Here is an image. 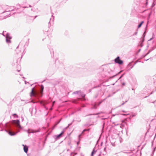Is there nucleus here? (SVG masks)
<instances>
[{"instance_id": "obj_7", "label": "nucleus", "mask_w": 156, "mask_h": 156, "mask_svg": "<svg viewBox=\"0 0 156 156\" xmlns=\"http://www.w3.org/2000/svg\"><path fill=\"white\" fill-rule=\"evenodd\" d=\"M144 41V38L141 37L140 39V41L139 43V44H138V46L142 47L143 45V43Z\"/></svg>"}, {"instance_id": "obj_45", "label": "nucleus", "mask_w": 156, "mask_h": 156, "mask_svg": "<svg viewBox=\"0 0 156 156\" xmlns=\"http://www.w3.org/2000/svg\"><path fill=\"white\" fill-rule=\"evenodd\" d=\"M153 92H152L150 94H152L153 93Z\"/></svg>"}, {"instance_id": "obj_33", "label": "nucleus", "mask_w": 156, "mask_h": 156, "mask_svg": "<svg viewBox=\"0 0 156 156\" xmlns=\"http://www.w3.org/2000/svg\"><path fill=\"white\" fill-rule=\"evenodd\" d=\"M156 102V100H155V101H154L152 102V103H153L154 104H155Z\"/></svg>"}, {"instance_id": "obj_35", "label": "nucleus", "mask_w": 156, "mask_h": 156, "mask_svg": "<svg viewBox=\"0 0 156 156\" xmlns=\"http://www.w3.org/2000/svg\"><path fill=\"white\" fill-rule=\"evenodd\" d=\"M104 151H105V152H106V147H105L104 148Z\"/></svg>"}, {"instance_id": "obj_51", "label": "nucleus", "mask_w": 156, "mask_h": 156, "mask_svg": "<svg viewBox=\"0 0 156 156\" xmlns=\"http://www.w3.org/2000/svg\"><path fill=\"white\" fill-rule=\"evenodd\" d=\"M155 56H156V54L155 55Z\"/></svg>"}, {"instance_id": "obj_47", "label": "nucleus", "mask_w": 156, "mask_h": 156, "mask_svg": "<svg viewBox=\"0 0 156 156\" xmlns=\"http://www.w3.org/2000/svg\"><path fill=\"white\" fill-rule=\"evenodd\" d=\"M152 145H153V142L152 143Z\"/></svg>"}, {"instance_id": "obj_14", "label": "nucleus", "mask_w": 156, "mask_h": 156, "mask_svg": "<svg viewBox=\"0 0 156 156\" xmlns=\"http://www.w3.org/2000/svg\"><path fill=\"white\" fill-rule=\"evenodd\" d=\"M84 132H83V131L80 134V135H79L78 136V139L79 140H80V137H81V136H82V135H83L84 134Z\"/></svg>"}, {"instance_id": "obj_32", "label": "nucleus", "mask_w": 156, "mask_h": 156, "mask_svg": "<svg viewBox=\"0 0 156 156\" xmlns=\"http://www.w3.org/2000/svg\"><path fill=\"white\" fill-rule=\"evenodd\" d=\"M154 80L155 81V82H156V75L154 78Z\"/></svg>"}, {"instance_id": "obj_26", "label": "nucleus", "mask_w": 156, "mask_h": 156, "mask_svg": "<svg viewBox=\"0 0 156 156\" xmlns=\"http://www.w3.org/2000/svg\"><path fill=\"white\" fill-rule=\"evenodd\" d=\"M122 71H120L119 72V73H118V74H116V75H115L113 76L112 77V78H113V77H114L115 76H116L117 74H119V73H120L121 72H122Z\"/></svg>"}, {"instance_id": "obj_10", "label": "nucleus", "mask_w": 156, "mask_h": 156, "mask_svg": "<svg viewBox=\"0 0 156 156\" xmlns=\"http://www.w3.org/2000/svg\"><path fill=\"white\" fill-rule=\"evenodd\" d=\"M34 87H33L31 89V92L30 93V96L31 97L34 96Z\"/></svg>"}, {"instance_id": "obj_39", "label": "nucleus", "mask_w": 156, "mask_h": 156, "mask_svg": "<svg viewBox=\"0 0 156 156\" xmlns=\"http://www.w3.org/2000/svg\"><path fill=\"white\" fill-rule=\"evenodd\" d=\"M116 115V114H115V115H112L113 116H115V115Z\"/></svg>"}, {"instance_id": "obj_36", "label": "nucleus", "mask_w": 156, "mask_h": 156, "mask_svg": "<svg viewBox=\"0 0 156 156\" xmlns=\"http://www.w3.org/2000/svg\"><path fill=\"white\" fill-rule=\"evenodd\" d=\"M72 123H70L69 124H68V126H70L71 125H72Z\"/></svg>"}, {"instance_id": "obj_48", "label": "nucleus", "mask_w": 156, "mask_h": 156, "mask_svg": "<svg viewBox=\"0 0 156 156\" xmlns=\"http://www.w3.org/2000/svg\"><path fill=\"white\" fill-rule=\"evenodd\" d=\"M156 91V87L155 88V91Z\"/></svg>"}, {"instance_id": "obj_43", "label": "nucleus", "mask_w": 156, "mask_h": 156, "mask_svg": "<svg viewBox=\"0 0 156 156\" xmlns=\"http://www.w3.org/2000/svg\"><path fill=\"white\" fill-rule=\"evenodd\" d=\"M122 112H125V111H122Z\"/></svg>"}, {"instance_id": "obj_23", "label": "nucleus", "mask_w": 156, "mask_h": 156, "mask_svg": "<svg viewBox=\"0 0 156 156\" xmlns=\"http://www.w3.org/2000/svg\"><path fill=\"white\" fill-rule=\"evenodd\" d=\"M154 49H153L152 50H149L148 51V52L147 53V54L145 55V56H146L147 55H148Z\"/></svg>"}, {"instance_id": "obj_6", "label": "nucleus", "mask_w": 156, "mask_h": 156, "mask_svg": "<svg viewBox=\"0 0 156 156\" xmlns=\"http://www.w3.org/2000/svg\"><path fill=\"white\" fill-rule=\"evenodd\" d=\"M64 131H62L61 133L58 135H55V139L56 140H58L61 137H62V135L63 134Z\"/></svg>"}, {"instance_id": "obj_38", "label": "nucleus", "mask_w": 156, "mask_h": 156, "mask_svg": "<svg viewBox=\"0 0 156 156\" xmlns=\"http://www.w3.org/2000/svg\"><path fill=\"white\" fill-rule=\"evenodd\" d=\"M80 141H80H79V142H77V145H78V144L79 143V142Z\"/></svg>"}, {"instance_id": "obj_17", "label": "nucleus", "mask_w": 156, "mask_h": 156, "mask_svg": "<svg viewBox=\"0 0 156 156\" xmlns=\"http://www.w3.org/2000/svg\"><path fill=\"white\" fill-rule=\"evenodd\" d=\"M80 95L83 98H84L85 96V94L82 93L81 92V93L80 94Z\"/></svg>"}, {"instance_id": "obj_46", "label": "nucleus", "mask_w": 156, "mask_h": 156, "mask_svg": "<svg viewBox=\"0 0 156 156\" xmlns=\"http://www.w3.org/2000/svg\"><path fill=\"white\" fill-rule=\"evenodd\" d=\"M44 39H43V40H42V41H44Z\"/></svg>"}, {"instance_id": "obj_31", "label": "nucleus", "mask_w": 156, "mask_h": 156, "mask_svg": "<svg viewBox=\"0 0 156 156\" xmlns=\"http://www.w3.org/2000/svg\"><path fill=\"white\" fill-rule=\"evenodd\" d=\"M127 101H126L125 102H123V103L122 104V105L120 106H121V105H124V104L126 102H127Z\"/></svg>"}, {"instance_id": "obj_5", "label": "nucleus", "mask_w": 156, "mask_h": 156, "mask_svg": "<svg viewBox=\"0 0 156 156\" xmlns=\"http://www.w3.org/2000/svg\"><path fill=\"white\" fill-rule=\"evenodd\" d=\"M110 95H109L108 97L105 98L103 99L101 101L99 102L98 103H95L94 105L93 106L92 108L93 109H96L97 108V106H99L104 101H105L107 98L110 97Z\"/></svg>"}, {"instance_id": "obj_37", "label": "nucleus", "mask_w": 156, "mask_h": 156, "mask_svg": "<svg viewBox=\"0 0 156 156\" xmlns=\"http://www.w3.org/2000/svg\"><path fill=\"white\" fill-rule=\"evenodd\" d=\"M125 85V83H122V85Z\"/></svg>"}, {"instance_id": "obj_4", "label": "nucleus", "mask_w": 156, "mask_h": 156, "mask_svg": "<svg viewBox=\"0 0 156 156\" xmlns=\"http://www.w3.org/2000/svg\"><path fill=\"white\" fill-rule=\"evenodd\" d=\"M44 89V87L43 85H41V90L39 92H37L36 91V94L39 97H41L43 95V92Z\"/></svg>"}, {"instance_id": "obj_25", "label": "nucleus", "mask_w": 156, "mask_h": 156, "mask_svg": "<svg viewBox=\"0 0 156 156\" xmlns=\"http://www.w3.org/2000/svg\"><path fill=\"white\" fill-rule=\"evenodd\" d=\"M136 63H135L130 68L128 69V70H130L131 69H132L134 66L136 64Z\"/></svg>"}, {"instance_id": "obj_9", "label": "nucleus", "mask_w": 156, "mask_h": 156, "mask_svg": "<svg viewBox=\"0 0 156 156\" xmlns=\"http://www.w3.org/2000/svg\"><path fill=\"white\" fill-rule=\"evenodd\" d=\"M49 102L47 101H41L40 102V104L43 106H45Z\"/></svg>"}, {"instance_id": "obj_2", "label": "nucleus", "mask_w": 156, "mask_h": 156, "mask_svg": "<svg viewBox=\"0 0 156 156\" xmlns=\"http://www.w3.org/2000/svg\"><path fill=\"white\" fill-rule=\"evenodd\" d=\"M6 32V31H4L2 34H2L6 38V42L7 43H10L11 42L10 39L12 38V37L10 36V34L7 33L6 35H5V33Z\"/></svg>"}, {"instance_id": "obj_40", "label": "nucleus", "mask_w": 156, "mask_h": 156, "mask_svg": "<svg viewBox=\"0 0 156 156\" xmlns=\"http://www.w3.org/2000/svg\"><path fill=\"white\" fill-rule=\"evenodd\" d=\"M152 38H151L150 39H149V41H151V40L152 39Z\"/></svg>"}, {"instance_id": "obj_20", "label": "nucleus", "mask_w": 156, "mask_h": 156, "mask_svg": "<svg viewBox=\"0 0 156 156\" xmlns=\"http://www.w3.org/2000/svg\"><path fill=\"white\" fill-rule=\"evenodd\" d=\"M146 31H145L144 32V33L142 35V37H141L144 38L146 36Z\"/></svg>"}, {"instance_id": "obj_21", "label": "nucleus", "mask_w": 156, "mask_h": 156, "mask_svg": "<svg viewBox=\"0 0 156 156\" xmlns=\"http://www.w3.org/2000/svg\"><path fill=\"white\" fill-rule=\"evenodd\" d=\"M61 120V119L59 121L57 122H56L55 123V126H54V128H55L56 126L58 124H59V122H60Z\"/></svg>"}, {"instance_id": "obj_50", "label": "nucleus", "mask_w": 156, "mask_h": 156, "mask_svg": "<svg viewBox=\"0 0 156 156\" xmlns=\"http://www.w3.org/2000/svg\"><path fill=\"white\" fill-rule=\"evenodd\" d=\"M132 90H134V89H133V88H132Z\"/></svg>"}, {"instance_id": "obj_49", "label": "nucleus", "mask_w": 156, "mask_h": 156, "mask_svg": "<svg viewBox=\"0 0 156 156\" xmlns=\"http://www.w3.org/2000/svg\"><path fill=\"white\" fill-rule=\"evenodd\" d=\"M55 102V101H54V102H53V103L54 104Z\"/></svg>"}, {"instance_id": "obj_22", "label": "nucleus", "mask_w": 156, "mask_h": 156, "mask_svg": "<svg viewBox=\"0 0 156 156\" xmlns=\"http://www.w3.org/2000/svg\"><path fill=\"white\" fill-rule=\"evenodd\" d=\"M137 30L135 32L133 35H132V36H134V35H137Z\"/></svg>"}, {"instance_id": "obj_11", "label": "nucleus", "mask_w": 156, "mask_h": 156, "mask_svg": "<svg viewBox=\"0 0 156 156\" xmlns=\"http://www.w3.org/2000/svg\"><path fill=\"white\" fill-rule=\"evenodd\" d=\"M81 93V91H76L73 92V94H78L80 95V94Z\"/></svg>"}, {"instance_id": "obj_27", "label": "nucleus", "mask_w": 156, "mask_h": 156, "mask_svg": "<svg viewBox=\"0 0 156 156\" xmlns=\"http://www.w3.org/2000/svg\"><path fill=\"white\" fill-rule=\"evenodd\" d=\"M102 113V112H98V113H95V114H93V115H99L101 113Z\"/></svg>"}, {"instance_id": "obj_13", "label": "nucleus", "mask_w": 156, "mask_h": 156, "mask_svg": "<svg viewBox=\"0 0 156 156\" xmlns=\"http://www.w3.org/2000/svg\"><path fill=\"white\" fill-rule=\"evenodd\" d=\"M129 152H124V151H122L120 152L119 153L117 154H118L119 155H122V154L123 153H128Z\"/></svg>"}, {"instance_id": "obj_41", "label": "nucleus", "mask_w": 156, "mask_h": 156, "mask_svg": "<svg viewBox=\"0 0 156 156\" xmlns=\"http://www.w3.org/2000/svg\"><path fill=\"white\" fill-rule=\"evenodd\" d=\"M68 127H69V126H67L66 128V129Z\"/></svg>"}, {"instance_id": "obj_30", "label": "nucleus", "mask_w": 156, "mask_h": 156, "mask_svg": "<svg viewBox=\"0 0 156 156\" xmlns=\"http://www.w3.org/2000/svg\"><path fill=\"white\" fill-rule=\"evenodd\" d=\"M136 116V115L135 114H133V115H131V117H134Z\"/></svg>"}, {"instance_id": "obj_3", "label": "nucleus", "mask_w": 156, "mask_h": 156, "mask_svg": "<svg viewBox=\"0 0 156 156\" xmlns=\"http://www.w3.org/2000/svg\"><path fill=\"white\" fill-rule=\"evenodd\" d=\"M115 63L118 64L119 65H122L123 63V61L121 60L119 56H117L114 60Z\"/></svg>"}, {"instance_id": "obj_8", "label": "nucleus", "mask_w": 156, "mask_h": 156, "mask_svg": "<svg viewBox=\"0 0 156 156\" xmlns=\"http://www.w3.org/2000/svg\"><path fill=\"white\" fill-rule=\"evenodd\" d=\"M23 150L26 153H27L28 151V147L26 145H24L23 144Z\"/></svg>"}, {"instance_id": "obj_18", "label": "nucleus", "mask_w": 156, "mask_h": 156, "mask_svg": "<svg viewBox=\"0 0 156 156\" xmlns=\"http://www.w3.org/2000/svg\"><path fill=\"white\" fill-rule=\"evenodd\" d=\"M72 102L73 103L77 104L78 103V101L76 100H73L72 101Z\"/></svg>"}, {"instance_id": "obj_42", "label": "nucleus", "mask_w": 156, "mask_h": 156, "mask_svg": "<svg viewBox=\"0 0 156 156\" xmlns=\"http://www.w3.org/2000/svg\"><path fill=\"white\" fill-rule=\"evenodd\" d=\"M140 51V49H139L138 50V51L139 52Z\"/></svg>"}, {"instance_id": "obj_19", "label": "nucleus", "mask_w": 156, "mask_h": 156, "mask_svg": "<svg viewBox=\"0 0 156 156\" xmlns=\"http://www.w3.org/2000/svg\"><path fill=\"white\" fill-rule=\"evenodd\" d=\"M132 63L131 62H130L128 64V66L127 67V69H129V66H130L131 67L132 66Z\"/></svg>"}, {"instance_id": "obj_12", "label": "nucleus", "mask_w": 156, "mask_h": 156, "mask_svg": "<svg viewBox=\"0 0 156 156\" xmlns=\"http://www.w3.org/2000/svg\"><path fill=\"white\" fill-rule=\"evenodd\" d=\"M53 21H54V20H50L49 22H48V27H50V26L51 25V23L53 24Z\"/></svg>"}, {"instance_id": "obj_28", "label": "nucleus", "mask_w": 156, "mask_h": 156, "mask_svg": "<svg viewBox=\"0 0 156 156\" xmlns=\"http://www.w3.org/2000/svg\"><path fill=\"white\" fill-rule=\"evenodd\" d=\"M89 129H84L83 130V132H85V131H89Z\"/></svg>"}, {"instance_id": "obj_24", "label": "nucleus", "mask_w": 156, "mask_h": 156, "mask_svg": "<svg viewBox=\"0 0 156 156\" xmlns=\"http://www.w3.org/2000/svg\"><path fill=\"white\" fill-rule=\"evenodd\" d=\"M13 115V116H14V117L15 118H18V116L16 114H14Z\"/></svg>"}, {"instance_id": "obj_29", "label": "nucleus", "mask_w": 156, "mask_h": 156, "mask_svg": "<svg viewBox=\"0 0 156 156\" xmlns=\"http://www.w3.org/2000/svg\"><path fill=\"white\" fill-rule=\"evenodd\" d=\"M124 74H125L124 73H123L122 75H121V76L119 77V79H121V78H122V76H123V75H124Z\"/></svg>"}, {"instance_id": "obj_1", "label": "nucleus", "mask_w": 156, "mask_h": 156, "mask_svg": "<svg viewBox=\"0 0 156 156\" xmlns=\"http://www.w3.org/2000/svg\"><path fill=\"white\" fill-rule=\"evenodd\" d=\"M29 39L25 41L24 40H22L17 46L16 51L18 54L20 55L22 58V56L24 55V51L26 48L27 47L29 44Z\"/></svg>"}, {"instance_id": "obj_15", "label": "nucleus", "mask_w": 156, "mask_h": 156, "mask_svg": "<svg viewBox=\"0 0 156 156\" xmlns=\"http://www.w3.org/2000/svg\"><path fill=\"white\" fill-rule=\"evenodd\" d=\"M144 23V22L143 21H141L138 26V28H139L141 26L142 24Z\"/></svg>"}, {"instance_id": "obj_16", "label": "nucleus", "mask_w": 156, "mask_h": 156, "mask_svg": "<svg viewBox=\"0 0 156 156\" xmlns=\"http://www.w3.org/2000/svg\"><path fill=\"white\" fill-rule=\"evenodd\" d=\"M96 152V151L95 150V149L94 148L91 153V156H93L94 155V154Z\"/></svg>"}, {"instance_id": "obj_44", "label": "nucleus", "mask_w": 156, "mask_h": 156, "mask_svg": "<svg viewBox=\"0 0 156 156\" xmlns=\"http://www.w3.org/2000/svg\"><path fill=\"white\" fill-rule=\"evenodd\" d=\"M148 60V59H147V60L145 59V60L147 61Z\"/></svg>"}, {"instance_id": "obj_34", "label": "nucleus", "mask_w": 156, "mask_h": 156, "mask_svg": "<svg viewBox=\"0 0 156 156\" xmlns=\"http://www.w3.org/2000/svg\"><path fill=\"white\" fill-rule=\"evenodd\" d=\"M156 149V147L155 148H154V149L153 152H154L155 151Z\"/></svg>"}]
</instances>
